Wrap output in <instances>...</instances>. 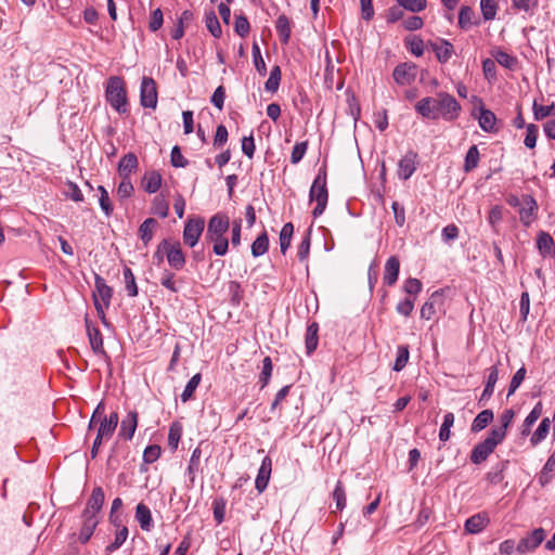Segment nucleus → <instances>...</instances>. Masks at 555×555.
<instances>
[{"instance_id": "48", "label": "nucleus", "mask_w": 555, "mask_h": 555, "mask_svg": "<svg viewBox=\"0 0 555 555\" xmlns=\"http://www.w3.org/2000/svg\"><path fill=\"white\" fill-rule=\"evenodd\" d=\"M201 379L202 376L199 373L192 376V378L188 382L183 392L181 393L182 402H186L193 397L194 391L196 390L201 383Z\"/></svg>"}, {"instance_id": "23", "label": "nucleus", "mask_w": 555, "mask_h": 555, "mask_svg": "<svg viewBox=\"0 0 555 555\" xmlns=\"http://www.w3.org/2000/svg\"><path fill=\"white\" fill-rule=\"evenodd\" d=\"M442 300V295L439 292L431 294L429 299L423 305L421 309V318L424 320H430L436 314V306Z\"/></svg>"}, {"instance_id": "44", "label": "nucleus", "mask_w": 555, "mask_h": 555, "mask_svg": "<svg viewBox=\"0 0 555 555\" xmlns=\"http://www.w3.org/2000/svg\"><path fill=\"white\" fill-rule=\"evenodd\" d=\"M318 346V325L312 323L308 326L306 333V348L307 352L311 353L315 350Z\"/></svg>"}, {"instance_id": "59", "label": "nucleus", "mask_w": 555, "mask_h": 555, "mask_svg": "<svg viewBox=\"0 0 555 555\" xmlns=\"http://www.w3.org/2000/svg\"><path fill=\"white\" fill-rule=\"evenodd\" d=\"M526 377V369L525 367H520L513 376L512 380H511V384H509V388H508V392H507V397L512 396L516 390L517 388L521 385V383L524 382Z\"/></svg>"}, {"instance_id": "3", "label": "nucleus", "mask_w": 555, "mask_h": 555, "mask_svg": "<svg viewBox=\"0 0 555 555\" xmlns=\"http://www.w3.org/2000/svg\"><path fill=\"white\" fill-rule=\"evenodd\" d=\"M106 100L118 113L128 111L125 83L120 77H111L106 86Z\"/></svg>"}, {"instance_id": "58", "label": "nucleus", "mask_w": 555, "mask_h": 555, "mask_svg": "<svg viewBox=\"0 0 555 555\" xmlns=\"http://www.w3.org/2000/svg\"><path fill=\"white\" fill-rule=\"evenodd\" d=\"M526 130L524 143L528 149H533L537 144L538 127L533 124H529L526 126Z\"/></svg>"}, {"instance_id": "56", "label": "nucleus", "mask_w": 555, "mask_h": 555, "mask_svg": "<svg viewBox=\"0 0 555 555\" xmlns=\"http://www.w3.org/2000/svg\"><path fill=\"white\" fill-rule=\"evenodd\" d=\"M533 116L535 120H541L550 115H552L553 109L555 108L554 104L552 105H540L535 101L533 102Z\"/></svg>"}, {"instance_id": "5", "label": "nucleus", "mask_w": 555, "mask_h": 555, "mask_svg": "<svg viewBox=\"0 0 555 555\" xmlns=\"http://www.w3.org/2000/svg\"><path fill=\"white\" fill-rule=\"evenodd\" d=\"M503 441L501 431H490L489 436L481 442L475 446L470 454V461L474 464L485 462L488 456L494 451L498 444Z\"/></svg>"}, {"instance_id": "31", "label": "nucleus", "mask_w": 555, "mask_h": 555, "mask_svg": "<svg viewBox=\"0 0 555 555\" xmlns=\"http://www.w3.org/2000/svg\"><path fill=\"white\" fill-rule=\"evenodd\" d=\"M550 427H551L550 418H547V417L543 418L530 438L531 444L538 446L540 442H542L548 435Z\"/></svg>"}, {"instance_id": "14", "label": "nucleus", "mask_w": 555, "mask_h": 555, "mask_svg": "<svg viewBox=\"0 0 555 555\" xmlns=\"http://www.w3.org/2000/svg\"><path fill=\"white\" fill-rule=\"evenodd\" d=\"M137 426L138 413L135 411L128 412L120 423L118 436L126 440H131L135 433Z\"/></svg>"}, {"instance_id": "10", "label": "nucleus", "mask_w": 555, "mask_h": 555, "mask_svg": "<svg viewBox=\"0 0 555 555\" xmlns=\"http://www.w3.org/2000/svg\"><path fill=\"white\" fill-rule=\"evenodd\" d=\"M544 539L545 530L543 528H537L518 542L516 550L519 554L533 551L544 541Z\"/></svg>"}, {"instance_id": "15", "label": "nucleus", "mask_w": 555, "mask_h": 555, "mask_svg": "<svg viewBox=\"0 0 555 555\" xmlns=\"http://www.w3.org/2000/svg\"><path fill=\"white\" fill-rule=\"evenodd\" d=\"M272 470V462L269 456H264L258 475L256 477L255 486L259 493H261L268 486Z\"/></svg>"}, {"instance_id": "27", "label": "nucleus", "mask_w": 555, "mask_h": 555, "mask_svg": "<svg viewBox=\"0 0 555 555\" xmlns=\"http://www.w3.org/2000/svg\"><path fill=\"white\" fill-rule=\"evenodd\" d=\"M276 31L281 38L282 43L286 44L291 38V22L288 17L284 14L280 15L275 23Z\"/></svg>"}, {"instance_id": "11", "label": "nucleus", "mask_w": 555, "mask_h": 555, "mask_svg": "<svg viewBox=\"0 0 555 555\" xmlns=\"http://www.w3.org/2000/svg\"><path fill=\"white\" fill-rule=\"evenodd\" d=\"M160 249H164L166 251L167 260L171 267H173L177 270L183 268L185 259L179 244L171 245L167 241H164L158 247V250ZM158 253L159 251L156 253L157 256Z\"/></svg>"}, {"instance_id": "18", "label": "nucleus", "mask_w": 555, "mask_h": 555, "mask_svg": "<svg viewBox=\"0 0 555 555\" xmlns=\"http://www.w3.org/2000/svg\"><path fill=\"white\" fill-rule=\"evenodd\" d=\"M399 270H400L399 259L396 256L390 257L386 261V264H385L384 276H383L384 283L388 286H392L398 280Z\"/></svg>"}, {"instance_id": "39", "label": "nucleus", "mask_w": 555, "mask_h": 555, "mask_svg": "<svg viewBox=\"0 0 555 555\" xmlns=\"http://www.w3.org/2000/svg\"><path fill=\"white\" fill-rule=\"evenodd\" d=\"M454 420H455V417H454L453 413L448 412L444 414L443 422H442L440 430H439V439L442 442H446L450 439V436H451L450 429L454 424Z\"/></svg>"}, {"instance_id": "45", "label": "nucleus", "mask_w": 555, "mask_h": 555, "mask_svg": "<svg viewBox=\"0 0 555 555\" xmlns=\"http://www.w3.org/2000/svg\"><path fill=\"white\" fill-rule=\"evenodd\" d=\"M128 538V529L122 526L115 534V539L112 543H109L105 551L106 553H113L117 551L127 540Z\"/></svg>"}, {"instance_id": "42", "label": "nucleus", "mask_w": 555, "mask_h": 555, "mask_svg": "<svg viewBox=\"0 0 555 555\" xmlns=\"http://www.w3.org/2000/svg\"><path fill=\"white\" fill-rule=\"evenodd\" d=\"M281 81V69L279 66L272 67L270 76L264 83V89L268 92L274 93L278 91Z\"/></svg>"}, {"instance_id": "13", "label": "nucleus", "mask_w": 555, "mask_h": 555, "mask_svg": "<svg viewBox=\"0 0 555 555\" xmlns=\"http://www.w3.org/2000/svg\"><path fill=\"white\" fill-rule=\"evenodd\" d=\"M429 47L436 53V57L440 63H447L454 53L453 44L446 39L430 41Z\"/></svg>"}, {"instance_id": "29", "label": "nucleus", "mask_w": 555, "mask_h": 555, "mask_svg": "<svg viewBox=\"0 0 555 555\" xmlns=\"http://www.w3.org/2000/svg\"><path fill=\"white\" fill-rule=\"evenodd\" d=\"M537 246L543 256H551L554 251V240L548 233L541 232L538 235Z\"/></svg>"}, {"instance_id": "41", "label": "nucleus", "mask_w": 555, "mask_h": 555, "mask_svg": "<svg viewBox=\"0 0 555 555\" xmlns=\"http://www.w3.org/2000/svg\"><path fill=\"white\" fill-rule=\"evenodd\" d=\"M515 416V413L512 409H507L505 410L501 415H500V423L501 425L498 426V427H494L491 429V431H501L502 433V439L504 440L505 436H506V431H507V428L508 426L511 425V423L513 422V418Z\"/></svg>"}, {"instance_id": "50", "label": "nucleus", "mask_w": 555, "mask_h": 555, "mask_svg": "<svg viewBox=\"0 0 555 555\" xmlns=\"http://www.w3.org/2000/svg\"><path fill=\"white\" fill-rule=\"evenodd\" d=\"M482 16L486 21H491L496 15L495 0H480Z\"/></svg>"}, {"instance_id": "16", "label": "nucleus", "mask_w": 555, "mask_h": 555, "mask_svg": "<svg viewBox=\"0 0 555 555\" xmlns=\"http://www.w3.org/2000/svg\"><path fill=\"white\" fill-rule=\"evenodd\" d=\"M104 498V491L102 488H94L82 514L98 516L103 506Z\"/></svg>"}, {"instance_id": "35", "label": "nucleus", "mask_w": 555, "mask_h": 555, "mask_svg": "<svg viewBox=\"0 0 555 555\" xmlns=\"http://www.w3.org/2000/svg\"><path fill=\"white\" fill-rule=\"evenodd\" d=\"M293 233H294L293 223H291V222L285 223L280 232V247H281V253L283 255H285L286 250L291 246Z\"/></svg>"}, {"instance_id": "43", "label": "nucleus", "mask_w": 555, "mask_h": 555, "mask_svg": "<svg viewBox=\"0 0 555 555\" xmlns=\"http://www.w3.org/2000/svg\"><path fill=\"white\" fill-rule=\"evenodd\" d=\"M122 274L128 295L130 297H135L138 295V286L132 270L126 267L122 271Z\"/></svg>"}, {"instance_id": "46", "label": "nucleus", "mask_w": 555, "mask_h": 555, "mask_svg": "<svg viewBox=\"0 0 555 555\" xmlns=\"http://www.w3.org/2000/svg\"><path fill=\"white\" fill-rule=\"evenodd\" d=\"M479 162V151L476 145H473L468 149L465 157L464 170L466 172L472 171L478 166Z\"/></svg>"}, {"instance_id": "64", "label": "nucleus", "mask_w": 555, "mask_h": 555, "mask_svg": "<svg viewBox=\"0 0 555 555\" xmlns=\"http://www.w3.org/2000/svg\"><path fill=\"white\" fill-rule=\"evenodd\" d=\"M168 204L162 197H155L153 203V211L154 214L160 216L162 218H166L168 216Z\"/></svg>"}, {"instance_id": "34", "label": "nucleus", "mask_w": 555, "mask_h": 555, "mask_svg": "<svg viewBox=\"0 0 555 555\" xmlns=\"http://www.w3.org/2000/svg\"><path fill=\"white\" fill-rule=\"evenodd\" d=\"M269 238L266 232H262L251 244V255L260 257L268 251Z\"/></svg>"}, {"instance_id": "52", "label": "nucleus", "mask_w": 555, "mask_h": 555, "mask_svg": "<svg viewBox=\"0 0 555 555\" xmlns=\"http://www.w3.org/2000/svg\"><path fill=\"white\" fill-rule=\"evenodd\" d=\"M272 370H273V366H272L271 358L266 357L262 361V370H261V373L259 376V382L261 383V388H264L268 385L270 377L272 375Z\"/></svg>"}, {"instance_id": "30", "label": "nucleus", "mask_w": 555, "mask_h": 555, "mask_svg": "<svg viewBox=\"0 0 555 555\" xmlns=\"http://www.w3.org/2000/svg\"><path fill=\"white\" fill-rule=\"evenodd\" d=\"M157 225V222L153 218H147L143 221V223L139 228V235L144 245L146 246L151 240L153 238L154 230Z\"/></svg>"}, {"instance_id": "19", "label": "nucleus", "mask_w": 555, "mask_h": 555, "mask_svg": "<svg viewBox=\"0 0 555 555\" xmlns=\"http://www.w3.org/2000/svg\"><path fill=\"white\" fill-rule=\"evenodd\" d=\"M99 525L98 516H90L82 514V526L79 532V541L83 544L87 543L92 537L94 529Z\"/></svg>"}, {"instance_id": "37", "label": "nucleus", "mask_w": 555, "mask_h": 555, "mask_svg": "<svg viewBox=\"0 0 555 555\" xmlns=\"http://www.w3.org/2000/svg\"><path fill=\"white\" fill-rule=\"evenodd\" d=\"M475 12L469 7H462L459 13V26L462 29H469L474 25Z\"/></svg>"}, {"instance_id": "28", "label": "nucleus", "mask_w": 555, "mask_h": 555, "mask_svg": "<svg viewBox=\"0 0 555 555\" xmlns=\"http://www.w3.org/2000/svg\"><path fill=\"white\" fill-rule=\"evenodd\" d=\"M493 421V412L491 410H482L473 421L472 431L479 433L485 429Z\"/></svg>"}, {"instance_id": "51", "label": "nucleus", "mask_w": 555, "mask_h": 555, "mask_svg": "<svg viewBox=\"0 0 555 555\" xmlns=\"http://www.w3.org/2000/svg\"><path fill=\"white\" fill-rule=\"evenodd\" d=\"M98 190L100 192V198H99L100 207L103 210V212L108 217L113 212V205L111 203L108 192L102 185H100L98 188Z\"/></svg>"}, {"instance_id": "33", "label": "nucleus", "mask_w": 555, "mask_h": 555, "mask_svg": "<svg viewBox=\"0 0 555 555\" xmlns=\"http://www.w3.org/2000/svg\"><path fill=\"white\" fill-rule=\"evenodd\" d=\"M162 184V177L158 172L152 171L143 177V188L147 193H156Z\"/></svg>"}, {"instance_id": "21", "label": "nucleus", "mask_w": 555, "mask_h": 555, "mask_svg": "<svg viewBox=\"0 0 555 555\" xmlns=\"http://www.w3.org/2000/svg\"><path fill=\"white\" fill-rule=\"evenodd\" d=\"M87 333L92 350L95 353H104L103 338L99 328L91 325L89 320L86 318Z\"/></svg>"}, {"instance_id": "63", "label": "nucleus", "mask_w": 555, "mask_h": 555, "mask_svg": "<svg viewBox=\"0 0 555 555\" xmlns=\"http://www.w3.org/2000/svg\"><path fill=\"white\" fill-rule=\"evenodd\" d=\"M182 429L179 424H172L169 428L168 443L172 449H177L179 440L181 438Z\"/></svg>"}, {"instance_id": "49", "label": "nucleus", "mask_w": 555, "mask_h": 555, "mask_svg": "<svg viewBox=\"0 0 555 555\" xmlns=\"http://www.w3.org/2000/svg\"><path fill=\"white\" fill-rule=\"evenodd\" d=\"M409 348L406 346H399L397 350V358L393 364V371H401L409 361Z\"/></svg>"}, {"instance_id": "25", "label": "nucleus", "mask_w": 555, "mask_h": 555, "mask_svg": "<svg viewBox=\"0 0 555 555\" xmlns=\"http://www.w3.org/2000/svg\"><path fill=\"white\" fill-rule=\"evenodd\" d=\"M498 379H499L498 367L496 366L490 367L485 389L479 398V403H482L483 401L488 400L492 396Z\"/></svg>"}, {"instance_id": "22", "label": "nucleus", "mask_w": 555, "mask_h": 555, "mask_svg": "<svg viewBox=\"0 0 555 555\" xmlns=\"http://www.w3.org/2000/svg\"><path fill=\"white\" fill-rule=\"evenodd\" d=\"M135 519L144 531H150L153 527V518L151 509L143 503H139L135 507Z\"/></svg>"}, {"instance_id": "7", "label": "nucleus", "mask_w": 555, "mask_h": 555, "mask_svg": "<svg viewBox=\"0 0 555 555\" xmlns=\"http://www.w3.org/2000/svg\"><path fill=\"white\" fill-rule=\"evenodd\" d=\"M140 102L143 107L156 108L157 88L156 82L151 77H143L140 88Z\"/></svg>"}, {"instance_id": "20", "label": "nucleus", "mask_w": 555, "mask_h": 555, "mask_svg": "<svg viewBox=\"0 0 555 555\" xmlns=\"http://www.w3.org/2000/svg\"><path fill=\"white\" fill-rule=\"evenodd\" d=\"M416 154L409 153L402 157L398 165V175L401 179L408 180L416 170Z\"/></svg>"}, {"instance_id": "24", "label": "nucleus", "mask_w": 555, "mask_h": 555, "mask_svg": "<svg viewBox=\"0 0 555 555\" xmlns=\"http://www.w3.org/2000/svg\"><path fill=\"white\" fill-rule=\"evenodd\" d=\"M137 156L132 153H129L119 160L118 172L122 178H129V176L137 169Z\"/></svg>"}, {"instance_id": "61", "label": "nucleus", "mask_w": 555, "mask_h": 555, "mask_svg": "<svg viewBox=\"0 0 555 555\" xmlns=\"http://www.w3.org/2000/svg\"><path fill=\"white\" fill-rule=\"evenodd\" d=\"M333 499L336 502L337 509L341 511L346 506V493H345L343 483L340 481L337 482V485L334 489Z\"/></svg>"}, {"instance_id": "4", "label": "nucleus", "mask_w": 555, "mask_h": 555, "mask_svg": "<svg viewBox=\"0 0 555 555\" xmlns=\"http://www.w3.org/2000/svg\"><path fill=\"white\" fill-rule=\"evenodd\" d=\"M310 201L315 202L317 205L312 211L314 218L320 217L327 205L328 193L326 189V175L319 173L314 179L310 189Z\"/></svg>"}, {"instance_id": "6", "label": "nucleus", "mask_w": 555, "mask_h": 555, "mask_svg": "<svg viewBox=\"0 0 555 555\" xmlns=\"http://www.w3.org/2000/svg\"><path fill=\"white\" fill-rule=\"evenodd\" d=\"M94 285H95V292L93 293L94 307L96 309L99 317L105 323L104 310L106 308H108V306L111 304L113 289H112V287H109L106 284L105 280L98 274L94 278Z\"/></svg>"}, {"instance_id": "17", "label": "nucleus", "mask_w": 555, "mask_h": 555, "mask_svg": "<svg viewBox=\"0 0 555 555\" xmlns=\"http://www.w3.org/2000/svg\"><path fill=\"white\" fill-rule=\"evenodd\" d=\"M490 522V519L486 513H478L470 516L465 521V530L470 534H477L481 532Z\"/></svg>"}, {"instance_id": "9", "label": "nucleus", "mask_w": 555, "mask_h": 555, "mask_svg": "<svg viewBox=\"0 0 555 555\" xmlns=\"http://www.w3.org/2000/svg\"><path fill=\"white\" fill-rule=\"evenodd\" d=\"M204 227H205L204 219H202V218L190 219L184 225V231H183L184 243L190 247H194L197 244L198 238L204 231Z\"/></svg>"}, {"instance_id": "2", "label": "nucleus", "mask_w": 555, "mask_h": 555, "mask_svg": "<svg viewBox=\"0 0 555 555\" xmlns=\"http://www.w3.org/2000/svg\"><path fill=\"white\" fill-rule=\"evenodd\" d=\"M229 227L230 221L224 214H216L209 219L206 238L214 244V253L218 256H223L228 251L229 241L225 233Z\"/></svg>"}, {"instance_id": "26", "label": "nucleus", "mask_w": 555, "mask_h": 555, "mask_svg": "<svg viewBox=\"0 0 555 555\" xmlns=\"http://www.w3.org/2000/svg\"><path fill=\"white\" fill-rule=\"evenodd\" d=\"M478 120L479 126L483 131L492 132L495 130L496 117L491 111L481 107Z\"/></svg>"}, {"instance_id": "36", "label": "nucleus", "mask_w": 555, "mask_h": 555, "mask_svg": "<svg viewBox=\"0 0 555 555\" xmlns=\"http://www.w3.org/2000/svg\"><path fill=\"white\" fill-rule=\"evenodd\" d=\"M492 56L501 66L512 70L515 69L518 64V61L515 56L509 55L508 53L501 50L493 52Z\"/></svg>"}, {"instance_id": "12", "label": "nucleus", "mask_w": 555, "mask_h": 555, "mask_svg": "<svg viewBox=\"0 0 555 555\" xmlns=\"http://www.w3.org/2000/svg\"><path fill=\"white\" fill-rule=\"evenodd\" d=\"M393 79L399 85H409L415 79L416 66L414 64L402 63L395 67Z\"/></svg>"}, {"instance_id": "62", "label": "nucleus", "mask_w": 555, "mask_h": 555, "mask_svg": "<svg viewBox=\"0 0 555 555\" xmlns=\"http://www.w3.org/2000/svg\"><path fill=\"white\" fill-rule=\"evenodd\" d=\"M162 450L157 444H151L143 452V460L146 463H154L160 456Z\"/></svg>"}, {"instance_id": "38", "label": "nucleus", "mask_w": 555, "mask_h": 555, "mask_svg": "<svg viewBox=\"0 0 555 555\" xmlns=\"http://www.w3.org/2000/svg\"><path fill=\"white\" fill-rule=\"evenodd\" d=\"M205 24L209 33L215 37L219 38L222 34L220 23L218 17L214 11L206 13L205 15Z\"/></svg>"}, {"instance_id": "32", "label": "nucleus", "mask_w": 555, "mask_h": 555, "mask_svg": "<svg viewBox=\"0 0 555 555\" xmlns=\"http://www.w3.org/2000/svg\"><path fill=\"white\" fill-rule=\"evenodd\" d=\"M555 476V452L548 457L545 465L543 466L540 476L539 482L542 486H545L551 481V479Z\"/></svg>"}, {"instance_id": "54", "label": "nucleus", "mask_w": 555, "mask_h": 555, "mask_svg": "<svg viewBox=\"0 0 555 555\" xmlns=\"http://www.w3.org/2000/svg\"><path fill=\"white\" fill-rule=\"evenodd\" d=\"M250 25L248 20L244 15H236L234 23L235 33L244 38L249 34Z\"/></svg>"}, {"instance_id": "47", "label": "nucleus", "mask_w": 555, "mask_h": 555, "mask_svg": "<svg viewBox=\"0 0 555 555\" xmlns=\"http://www.w3.org/2000/svg\"><path fill=\"white\" fill-rule=\"evenodd\" d=\"M399 7L412 12L418 13L426 9L427 1L426 0H397Z\"/></svg>"}, {"instance_id": "8", "label": "nucleus", "mask_w": 555, "mask_h": 555, "mask_svg": "<svg viewBox=\"0 0 555 555\" xmlns=\"http://www.w3.org/2000/svg\"><path fill=\"white\" fill-rule=\"evenodd\" d=\"M538 209L539 206L533 196L522 195V204L518 209L520 222L525 227H530L537 219Z\"/></svg>"}, {"instance_id": "60", "label": "nucleus", "mask_w": 555, "mask_h": 555, "mask_svg": "<svg viewBox=\"0 0 555 555\" xmlns=\"http://www.w3.org/2000/svg\"><path fill=\"white\" fill-rule=\"evenodd\" d=\"M308 143L307 142H298L294 145L291 162L292 164H298L307 152Z\"/></svg>"}, {"instance_id": "55", "label": "nucleus", "mask_w": 555, "mask_h": 555, "mask_svg": "<svg viewBox=\"0 0 555 555\" xmlns=\"http://www.w3.org/2000/svg\"><path fill=\"white\" fill-rule=\"evenodd\" d=\"M253 59H254V64H255L257 72L260 75H266V73H267L266 63L262 59L260 48L257 42H254V44H253Z\"/></svg>"}, {"instance_id": "1", "label": "nucleus", "mask_w": 555, "mask_h": 555, "mask_svg": "<svg viewBox=\"0 0 555 555\" xmlns=\"http://www.w3.org/2000/svg\"><path fill=\"white\" fill-rule=\"evenodd\" d=\"M415 111L425 118L451 121L459 117L461 105L454 96L439 92L436 98L426 96L415 104Z\"/></svg>"}, {"instance_id": "40", "label": "nucleus", "mask_w": 555, "mask_h": 555, "mask_svg": "<svg viewBox=\"0 0 555 555\" xmlns=\"http://www.w3.org/2000/svg\"><path fill=\"white\" fill-rule=\"evenodd\" d=\"M542 413L541 403H538L531 412L528 414V416L525 418L521 429V435H528L531 426L539 420Z\"/></svg>"}, {"instance_id": "53", "label": "nucleus", "mask_w": 555, "mask_h": 555, "mask_svg": "<svg viewBox=\"0 0 555 555\" xmlns=\"http://www.w3.org/2000/svg\"><path fill=\"white\" fill-rule=\"evenodd\" d=\"M64 194L66 197L70 198L74 202H82L83 201V195L81 193V190L79 189V186L76 183H74L72 181L66 182L65 189H64Z\"/></svg>"}, {"instance_id": "57", "label": "nucleus", "mask_w": 555, "mask_h": 555, "mask_svg": "<svg viewBox=\"0 0 555 555\" xmlns=\"http://www.w3.org/2000/svg\"><path fill=\"white\" fill-rule=\"evenodd\" d=\"M100 426L98 428L96 437L99 442H103L104 440H108L113 434L115 433V428L106 424V421H99Z\"/></svg>"}]
</instances>
